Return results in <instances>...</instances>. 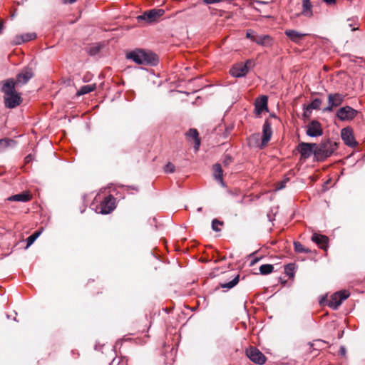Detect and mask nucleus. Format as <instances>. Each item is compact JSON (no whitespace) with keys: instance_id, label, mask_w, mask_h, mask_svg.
Returning <instances> with one entry per match:
<instances>
[{"instance_id":"1","label":"nucleus","mask_w":365,"mask_h":365,"mask_svg":"<svg viewBox=\"0 0 365 365\" xmlns=\"http://www.w3.org/2000/svg\"><path fill=\"white\" fill-rule=\"evenodd\" d=\"M1 91L4 93V105L8 108H14L22 101L21 93L15 89V82L13 78H8L1 82Z\"/></svg>"},{"instance_id":"2","label":"nucleus","mask_w":365,"mask_h":365,"mask_svg":"<svg viewBox=\"0 0 365 365\" xmlns=\"http://www.w3.org/2000/svg\"><path fill=\"white\" fill-rule=\"evenodd\" d=\"M127 58L138 64L155 65L158 62V58L155 53L142 49L130 52L127 54Z\"/></svg>"},{"instance_id":"3","label":"nucleus","mask_w":365,"mask_h":365,"mask_svg":"<svg viewBox=\"0 0 365 365\" xmlns=\"http://www.w3.org/2000/svg\"><path fill=\"white\" fill-rule=\"evenodd\" d=\"M337 148V143L331 141L330 139L322 141L319 145L317 144L314 152V158L317 161H324L330 157Z\"/></svg>"},{"instance_id":"4","label":"nucleus","mask_w":365,"mask_h":365,"mask_svg":"<svg viewBox=\"0 0 365 365\" xmlns=\"http://www.w3.org/2000/svg\"><path fill=\"white\" fill-rule=\"evenodd\" d=\"M345 96L339 93H330L327 96L328 105L323 108L324 112H331L334 108L339 106L344 102Z\"/></svg>"},{"instance_id":"5","label":"nucleus","mask_w":365,"mask_h":365,"mask_svg":"<svg viewBox=\"0 0 365 365\" xmlns=\"http://www.w3.org/2000/svg\"><path fill=\"white\" fill-rule=\"evenodd\" d=\"M164 13L165 11L163 9H153L145 11L142 15L138 16L137 19L139 22L145 21L150 24L155 21L158 18L162 16Z\"/></svg>"},{"instance_id":"6","label":"nucleus","mask_w":365,"mask_h":365,"mask_svg":"<svg viewBox=\"0 0 365 365\" xmlns=\"http://www.w3.org/2000/svg\"><path fill=\"white\" fill-rule=\"evenodd\" d=\"M316 147V143L302 142L299 143L297 149L300 153L301 159L306 160L311 157L312 155H314Z\"/></svg>"},{"instance_id":"7","label":"nucleus","mask_w":365,"mask_h":365,"mask_svg":"<svg viewBox=\"0 0 365 365\" xmlns=\"http://www.w3.org/2000/svg\"><path fill=\"white\" fill-rule=\"evenodd\" d=\"M34 76V73L31 67L26 66L16 76L14 80L15 86L26 84Z\"/></svg>"},{"instance_id":"8","label":"nucleus","mask_w":365,"mask_h":365,"mask_svg":"<svg viewBox=\"0 0 365 365\" xmlns=\"http://www.w3.org/2000/svg\"><path fill=\"white\" fill-rule=\"evenodd\" d=\"M247 356L254 363L262 365L265 363V356L257 348L250 346L246 349Z\"/></svg>"},{"instance_id":"9","label":"nucleus","mask_w":365,"mask_h":365,"mask_svg":"<svg viewBox=\"0 0 365 365\" xmlns=\"http://www.w3.org/2000/svg\"><path fill=\"white\" fill-rule=\"evenodd\" d=\"M115 197L110 195L106 197L100 204L98 212L103 215L110 213L115 208Z\"/></svg>"},{"instance_id":"10","label":"nucleus","mask_w":365,"mask_h":365,"mask_svg":"<svg viewBox=\"0 0 365 365\" xmlns=\"http://www.w3.org/2000/svg\"><path fill=\"white\" fill-rule=\"evenodd\" d=\"M306 134L312 138L322 135L323 130L321 123L317 120H312L307 125Z\"/></svg>"},{"instance_id":"11","label":"nucleus","mask_w":365,"mask_h":365,"mask_svg":"<svg viewBox=\"0 0 365 365\" xmlns=\"http://www.w3.org/2000/svg\"><path fill=\"white\" fill-rule=\"evenodd\" d=\"M356 114L357 111L348 106L339 108L336 112V116L343 121L354 119Z\"/></svg>"},{"instance_id":"12","label":"nucleus","mask_w":365,"mask_h":365,"mask_svg":"<svg viewBox=\"0 0 365 365\" xmlns=\"http://www.w3.org/2000/svg\"><path fill=\"white\" fill-rule=\"evenodd\" d=\"M341 137L344 144L350 148H355L358 143L355 140L353 131L351 128L346 127L341 130Z\"/></svg>"},{"instance_id":"13","label":"nucleus","mask_w":365,"mask_h":365,"mask_svg":"<svg viewBox=\"0 0 365 365\" xmlns=\"http://www.w3.org/2000/svg\"><path fill=\"white\" fill-rule=\"evenodd\" d=\"M272 135V125L269 120H266L262 127V139L260 148H263L270 140Z\"/></svg>"},{"instance_id":"14","label":"nucleus","mask_w":365,"mask_h":365,"mask_svg":"<svg viewBox=\"0 0 365 365\" xmlns=\"http://www.w3.org/2000/svg\"><path fill=\"white\" fill-rule=\"evenodd\" d=\"M267 101L268 98L266 96H262L261 98L256 99L255 110L257 115H260L264 110H268Z\"/></svg>"},{"instance_id":"15","label":"nucleus","mask_w":365,"mask_h":365,"mask_svg":"<svg viewBox=\"0 0 365 365\" xmlns=\"http://www.w3.org/2000/svg\"><path fill=\"white\" fill-rule=\"evenodd\" d=\"M230 73L232 76L235 78L245 77L247 73V70L243 66L242 63H239L234 65L230 70Z\"/></svg>"},{"instance_id":"16","label":"nucleus","mask_w":365,"mask_h":365,"mask_svg":"<svg viewBox=\"0 0 365 365\" xmlns=\"http://www.w3.org/2000/svg\"><path fill=\"white\" fill-rule=\"evenodd\" d=\"M255 43L266 48H270L274 44V39L269 35H258Z\"/></svg>"},{"instance_id":"17","label":"nucleus","mask_w":365,"mask_h":365,"mask_svg":"<svg viewBox=\"0 0 365 365\" xmlns=\"http://www.w3.org/2000/svg\"><path fill=\"white\" fill-rule=\"evenodd\" d=\"M285 35L293 42L298 43L301 39L307 34L300 33L296 30L287 29L284 31Z\"/></svg>"},{"instance_id":"18","label":"nucleus","mask_w":365,"mask_h":365,"mask_svg":"<svg viewBox=\"0 0 365 365\" xmlns=\"http://www.w3.org/2000/svg\"><path fill=\"white\" fill-rule=\"evenodd\" d=\"M36 38L35 33H27L25 34L17 35L15 36L14 43L16 45H20L23 43L28 42Z\"/></svg>"},{"instance_id":"19","label":"nucleus","mask_w":365,"mask_h":365,"mask_svg":"<svg viewBox=\"0 0 365 365\" xmlns=\"http://www.w3.org/2000/svg\"><path fill=\"white\" fill-rule=\"evenodd\" d=\"M312 240L318 245L320 248L326 249L329 239L325 235L314 233L312 236Z\"/></svg>"},{"instance_id":"20","label":"nucleus","mask_w":365,"mask_h":365,"mask_svg":"<svg viewBox=\"0 0 365 365\" xmlns=\"http://www.w3.org/2000/svg\"><path fill=\"white\" fill-rule=\"evenodd\" d=\"M187 138L194 140V148L197 151L200 145V139L199 138L198 132L195 128H190L186 133Z\"/></svg>"},{"instance_id":"21","label":"nucleus","mask_w":365,"mask_h":365,"mask_svg":"<svg viewBox=\"0 0 365 365\" xmlns=\"http://www.w3.org/2000/svg\"><path fill=\"white\" fill-rule=\"evenodd\" d=\"M302 14L307 17H312L313 16L312 5L309 0H302Z\"/></svg>"},{"instance_id":"22","label":"nucleus","mask_w":365,"mask_h":365,"mask_svg":"<svg viewBox=\"0 0 365 365\" xmlns=\"http://www.w3.org/2000/svg\"><path fill=\"white\" fill-rule=\"evenodd\" d=\"M30 195L27 193L21 192L12 195L8 198L9 201L28 202L30 200Z\"/></svg>"},{"instance_id":"23","label":"nucleus","mask_w":365,"mask_h":365,"mask_svg":"<svg viewBox=\"0 0 365 365\" xmlns=\"http://www.w3.org/2000/svg\"><path fill=\"white\" fill-rule=\"evenodd\" d=\"M328 306L334 310L338 309V307L341 305V302L339 299V294L334 293L331 295L330 299L328 301Z\"/></svg>"},{"instance_id":"24","label":"nucleus","mask_w":365,"mask_h":365,"mask_svg":"<svg viewBox=\"0 0 365 365\" xmlns=\"http://www.w3.org/2000/svg\"><path fill=\"white\" fill-rule=\"evenodd\" d=\"M213 171H214V177L215 180L220 181L222 184H223V171L221 167V165L219 163H216L213 165Z\"/></svg>"},{"instance_id":"25","label":"nucleus","mask_w":365,"mask_h":365,"mask_svg":"<svg viewBox=\"0 0 365 365\" xmlns=\"http://www.w3.org/2000/svg\"><path fill=\"white\" fill-rule=\"evenodd\" d=\"M16 142L13 139L3 138L0 140V150L2 151L6 148H14Z\"/></svg>"},{"instance_id":"26","label":"nucleus","mask_w":365,"mask_h":365,"mask_svg":"<svg viewBox=\"0 0 365 365\" xmlns=\"http://www.w3.org/2000/svg\"><path fill=\"white\" fill-rule=\"evenodd\" d=\"M96 88V83L86 85L81 87V88L78 91L77 94L78 96L85 95L93 91Z\"/></svg>"},{"instance_id":"27","label":"nucleus","mask_w":365,"mask_h":365,"mask_svg":"<svg viewBox=\"0 0 365 365\" xmlns=\"http://www.w3.org/2000/svg\"><path fill=\"white\" fill-rule=\"evenodd\" d=\"M274 267L272 264H265L259 267V272L261 274L266 275L273 272Z\"/></svg>"},{"instance_id":"28","label":"nucleus","mask_w":365,"mask_h":365,"mask_svg":"<svg viewBox=\"0 0 365 365\" xmlns=\"http://www.w3.org/2000/svg\"><path fill=\"white\" fill-rule=\"evenodd\" d=\"M240 279V275L237 274L235 276L230 282L227 283L220 284L222 288L231 289L234 287L238 282Z\"/></svg>"},{"instance_id":"29","label":"nucleus","mask_w":365,"mask_h":365,"mask_svg":"<svg viewBox=\"0 0 365 365\" xmlns=\"http://www.w3.org/2000/svg\"><path fill=\"white\" fill-rule=\"evenodd\" d=\"M322 101L319 98H315L312 101V103L308 105L306 108L307 111L310 110H317L319 109L320 106L322 104Z\"/></svg>"},{"instance_id":"30","label":"nucleus","mask_w":365,"mask_h":365,"mask_svg":"<svg viewBox=\"0 0 365 365\" xmlns=\"http://www.w3.org/2000/svg\"><path fill=\"white\" fill-rule=\"evenodd\" d=\"M294 250L299 253H309L311 250L308 248H305L300 242H294Z\"/></svg>"},{"instance_id":"31","label":"nucleus","mask_w":365,"mask_h":365,"mask_svg":"<svg viewBox=\"0 0 365 365\" xmlns=\"http://www.w3.org/2000/svg\"><path fill=\"white\" fill-rule=\"evenodd\" d=\"M41 232L36 231L34 233H33L31 235L27 237L26 239V247H29L31 246L35 240L37 239V237L40 235Z\"/></svg>"},{"instance_id":"32","label":"nucleus","mask_w":365,"mask_h":365,"mask_svg":"<svg viewBox=\"0 0 365 365\" xmlns=\"http://www.w3.org/2000/svg\"><path fill=\"white\" fill-rule=\"evenodd\" d=\"M294 269L295 264L293 263H289L284 267V272L289 277L294 276Z\"/></svg>"},{"instance_id":"33","label":"nucleus","mask_w":365,"mask_h":365,"mask_svg":"<svg viewBox=\"0 0 365 365\" xmlns=\"http://www.w3.org/2000/svg\"><path fill=\"white\" fill-rule=\"evenodd\" d=\"M348 22H350L348 26L349 28L351 29V31H356L358 30V27H354V25H357L358 22V17L357 16H353L351 18H349L347 19Z\"/></svg>"},{"instance_id":"34","label":"nucleus","mask_w":365,"mask_h":365,"mask_svg":"<svg viewBox=\"0 0 365 365\" xmlns=\"http://www.w3.org/2000/svg\"><path fill=\"white\" fill-rule=\"evenodd\" d=\"M257 36L258 35L255 33V31L252 29H248L246 32V37L254 42H255Z\"/></svg>"},{"instance_id":"35","label":"nucleus","mask_w":365,"mask_h":365,"mask_svg":"<svg viewBox=\"0 0 365 365\" xmlns=\"http://www.w3.org/2000/svg\"><path fill=\"white\" fill-rule=\"evenodd\" d=\"M175 170V166L172 163H168L164 167V172L166 173H173Z\"/></svg>"},{"instance_id":"36","label":"nucleus","mask_w":365,"mask_h":365,"mask_svg":"<svg viewBox=\"0 0 365 365\" xmlns=\"http://www.w3.org/2000/svg\"><path fill=\"white\" fill-rule=\"evenodd\" d=\"M223 222L218 220L217 219H214L212 221V229L215 232L220 231V229L218 227L219 225H222Z\"/></svg>"},{"instance_id":"37","label":"nucleus","mask_w":365,"mask_h":365,"mask_svg":"<svg viewBox=\"0 0 365 365\" xmlns=\"http://www.w3.org/2000/svg\"><path fill=\"white\" fill-rule=\"evenodd\" d=\"M255 66V62L253 59H247L245 63H243V66L245 67L246 70L249 73L250 70L254 68Z\"/></svg>"},{"instance_id":"38","label":"nucleus","mask_w":365,"mask_h":365,"mask_svg":"<svg viewBox=\"0 0 365 365\" xmlns=\"http://www.w3.org/2000/svg\"><path fill=\"white\" fill-rule=\"evenodd\" d=\"M336 294H339V299H340V301L342 302L343 301H344L345 299H346L349 296V294L347 291H340V292H336Z\"/></svg>"},{"instance_id":"39","label":"nucleus","mask_w":365,"mask_h":365,"mask_svg":"<svg viewBox=\"0 0 365 365\" xmlns=\"http://www.w3.org/2000/svg\"><path fill=\"white\" fill-rule=\"evenodd\" d=\"M232 162V157L230 155H226L223 160V165L225 166L228 165Z\"/></svg>"},{"instance_id":"40","label":"nucleus","mask_w":365,"mask_h":365,"mask_svg":"<svg viewBox=\"0 0 365 365\" xmlns=\"http://www.w3.org/2000/svg\"><path fill=\"white\" fill-rule=\"evenodd\" d=\"M100 51L99 46H93L90 48L89 53L91 55H96Z\"/></svg>"},{"instance_id":"41","label":"nucleus","mask_w":365,"mask_h":365,"mask_svg":"<svg viewBox=\"0 0 365 365\" xmlns=\"http://www.w3.org/2000/svg\"><path fill=\"white\" fill-rule=\"evenodd\" d=\"M288 180V179L279 182L277 186V190H282L283 189L284 187H285V185H286V182Z\"/></svg>"},{"instance_id":"42","label":"nucleus","mask_w":365,"mask_h":365,"mask_svg":"<svg viewBox=\"0 0 365 365\" xmlns=\"http://www.w3.org/2000/svg\"><path fill=\"white\" fill-rule=\"evenodd\" d=\"M346 350L345 346H341L340 349L339 350V354L342 356H344L346 355Z\"/></svg>"},{"instance_id":"43","label":"nucleus","mask_w":365,"mask_h":365,"mask_svg":"<svg viewBox=\"0 0 365 365\" xmlns=\"http://www.w3.org/2000/svg\"><path fill=\"white\" fill-rule=\"evenodd\" d=\"M222 0H203V3L205 4H213L220 2Z\"/></svg>"},{"instance_id":"44","label":"nucleus","mask_w":365,"mask_h":365,"mask_svg":"<svg viewBox=\"0 0 365 365\" xmlns=\"http://www.w3.org/2000/svg\"><path fill=\"white\" fill-rule=\"evenodd\" d=\"M323 2H324L328 6H332L334 5L336 2V0H322Z\"/></svg>"},{"instance_id":"45","label":"nucleus","mask_w":365,"mask_h":365,"mask_svg":"<svg viewBox=\"0 0 365 365\" xmlns=\"http://www.w3.org/2000/svg\"><path fill=\"white\" fill-rule=\"evenodd\" d=\"M324 343H325V341H322V340H317V341H314V342H313V343H310L309 344H310V346H315V345H316V344H324Z\"/></svg>"},{"instance_id":"46","label":"nucleus","mask_w":365,"mask_h":365,"mask_svg":"<svg viewBox=\"0 0 365 365\" xmlns=\"http://www.w3.org/2000/svg\"><path fill=\"white\" fill-rule=\"evenodd\" d=\"M259 133H255V134L252 135V136L250 137V140H257L259 139Z\"/></svg>"},{"instance_id":"47","label":"nucleus","mask_w":365,"mask_h":365,"mask_svg":"<svg viewBox=\"0 0 365 365\" xmlns=\"http://www.w3.org/2000/svg\"><path fill=\"white\" fill-rule=\"evenodd\" d=\"M62 2L64 4H73L74 2H76L77 0H61Z\"/></svg>"},{"instance_id":"48","label":"nucleus","mask_w":365,"mask_h":365,"mask_svg":"<svg viewBox=\"0 0 365 365\" xmlns=\"http://www.w3.org/2000/svg\"><path fill=\"white\" fill-rule=\"evenodd\" d=\"M119 364H120V360H119V359H118V360L116 361V359H114L111 361V363H110V364H109V365H119Z\"/></svg>"},{"instance_id":"49","label":"nucleus","mask_w":365,"mask_h":365,"mask_svg":"<svg viewBox=\"0 0 365 365\" xmlns=\"http://www.w3.org/2000/svg\"><path fill=\"white\" fill-rule=\"evenodd\" d=\"M259 260V258L256 257L253 259L251 260L250 262V266H253L254 264H255Z\"/></svg>"},{"instance_id":"50","label":"nucleus","mask_w":365,"mask_h":365,"mask_svg":"<svg viewBox=\"0 0 365 365\" xmlns=\"http://www.w3.org/2000/svg\"><path fill=\"white\" fill-rule=\"evenodd\" d=\"M4 30V21L0 20V34L2 33Z\"/></svg>"},{"instance_id":"51","label":"nucleus","mask_w":365,"mask_h":365,"mask_svg":"<svg viewBox=\"0 0 365 365\" xmlns=\"http://www.w3.org/2000/svg\"><path fill=\"white\" fill-rule=\"evenodd\" d=\"M29 158H30V155H28V156L26 158V162H29Z\"/></svg>"},{"instance_id":"52","label":"nucleus","mask_w":365,"mask_h":365,"mask_svg":"<svg viewBox=\"0 0 365 365\" xmlns=\"http://www.w3.org/2000/svg\"><path fill=\"white\" fill-rule=\"evenodd\" d=\"M257 3H258V4H266V2L258 1H257Z\"/></svg>"},{"instance_id":"53","label":"nucleus","mask_w":365,"mask_h":365,"mask_svg":"<svg viewBox=\"0 0 365 365\" xmlns=\"http://www.w3.org/2000/svg\"><path fill=\"white\" fill-rule=\"evenodd\" d=\"M201 210H202V207H199V208H197V211H198V212H200Z\"/></svg>"}]
</instances>
